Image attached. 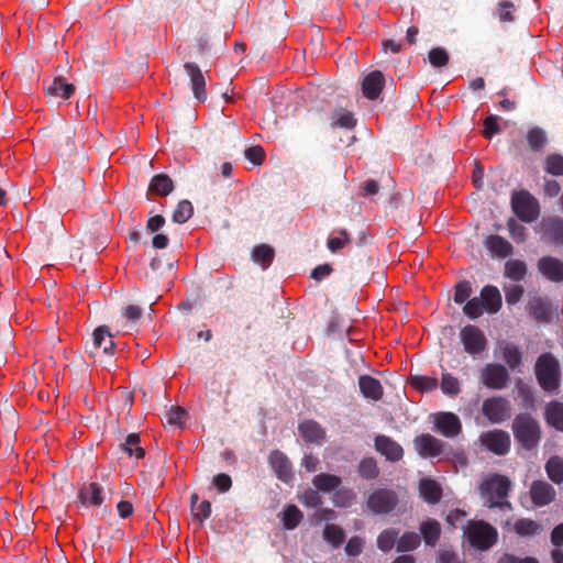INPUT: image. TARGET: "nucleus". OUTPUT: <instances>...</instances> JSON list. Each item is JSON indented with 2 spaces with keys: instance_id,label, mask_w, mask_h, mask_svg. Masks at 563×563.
<instances>
[{
  "instance_id": "f3484780",
  "label": "nucleus",
  "mask_w": 563,
  "mask_h": 563,
  "mask_svg": "<svg viewBox=\"0 0 563 563\" xmlns=\"http://www.w3.org/2000/svg\"><path fill=\"white\" fill-rule=\"evenodd\" d=\"M385 86V76L380 70H373L362 80V92L368 100H376Z\"/></svg>"
},
{
  "instance_id": "338daca9",
  "label": "nucleus",
  "mask_w": 563,
  "mask_h": 563,
  "mask_svg": "<svg viewBox=\"0 0 563 563\" xmlns=\"http://www.w3.org/2000/svg\"><path fill=\"white\" fill-rule=\"evenodd\" d=\"M333 272V267L325 263L322 265H318L314 267L311 272L310 277L313 278L317 282L322 280L323 278L328 277Z\"/></svg>"
},
{
  "instance_id": "39448f33",
  "label": "nucleus",
  "mask_w": 563,
  "mask_h": 563,
  "mask_svg": "<svg viewBox=\"0 0 563 563\" xmlns=\"http://www.w3.org/2000/svg\"><path fill=\"white\" fill-rule=\"evenodd\" d=\"M497 530L484 521H477L468 529L470 543L479 550L490 549L497 542Z\"/></svg>"
},
{
  "instance_id": "7ed1b4c3",
  "label": "nucleus",
  "mask_w": 563,
  "mask_h": 563,
  "mask_svg": "<svg viewBox=\"0 0 563 563\" xmlns=\"http://www.w3.org/2000/svg\"><path fill=\"white\" fill-rule=\"evenodd\" d=\"M512 432L517 442L528 451L536 449L542 437L540 423L529 413H519L514 419Z\"/></svg>"
},
{
  "instance_id": "680f3d73",
  "label": "nucleus",
  "mask_w": 563,
  "mask_h": 563,
  "mask_svg": "<svg viewBox=\"0 0 563 563\" xmlns=\"http://www.w3.org/2000/svg\"><path fill=\"white\" fill-rule=\"evenodd\" d=\"M213 485L220 493H227L232 487V479L230 475L225 473L217 474L212 479Z\"/></svg>"
},
{
  "instance_id": "49530a36",
  "label": "nucleus",
  "mask_w": 563,
  "mask_h": 563,
  "mask_svg": "<svg viewBox=\"0 0 563 563\" xmlns=\"http://www.w3.org/2000/svg\"><path fill=\"white\" fill-rule=\"evenodd\" d=\"M398 538V531L390 528L382 531L377 538V548L383 552L390 551Z\"/></svg>"
},
{
  "instance_id": "6e6d98bb",
  "label": "nucleus",
  "mask_w": 563,
  "mask_h": 563,
  "mask_svg": "<svg viewBox=\"0 0 563 563\" xmlns=\"http://www.w3.org/2000/svg\"><path fill=\"white\" fill-rule=\"evenodd\" d=\"M339 234L341 238H329L328 239V249L335 253L343 249L345 245H347L351 242V236L349 232L345 229L339 230Z\"/></svg>"
},
{
  "instance_id": "37998d69",
  "label": "nucleus",
  "mask_w": 563,
  "mask_h": 563,
  "mask_svg": "<svg viewBox=\"0 0 563 563\" xmlns=\"http://www.w3.org/2000/svg\"><path fill=\"white\" fill-rule=\"evenodd\" d=\"M421 542L420 534L416 532H406L404 533L397 542V551L407 552L412 551L419 547Z\"/></svg>"
},
{
  "instance_id": "58836bf2",
  "label": "nucleus",
  "mask_w": 563,
  "mask_h": 563,
  "mask_svg": "<svg viewBox=\"0 0 563 563\" xmlns=\"http://www.w3.org/2000/svg\"><path fill=\"white\" fill-rule=\"evenodd\" d=\"M323 538L327 542H329L332 547L338 548L340 547L344 539L345 533L342 528H340L336 525L328 523L324 527L323 530Z\"/></svg>"
},
{
  "instance_id": "9b49d317",
  "label": "nucleus",
  "mask_w": 563,
  "mask_h": 563,
  "mask_svg": "<svg viewBox=\"0 0 563 563\" xmlns=\"http://www.w3.org/2000/svg\"><path fill=\"white\" fill-rule=\"evenodd\" d=\"M434 430L445 438H455L462 432L460 418L449 411H442L434 415Z\"/></svg>"
},
{
  "instance_id": "5701e85b",
  "label": "nucleus",
  "mask_w": 563,
  "mask_h": 563,
  "mask_svg": "<svg viewBox=\"0 0 563 563\" xmlns=\"http://www.w3.org/2000/svg\"><path fill=\"white\" fill-rule=\"evenodd\" d=\"M479 298L484 302L485 310L489 313H496L503 305L501 294L496 286L486 285L482 288Z\"/></svg>"
},
{
  "instance_id": "5fc2aeb1",
  "label": "nucleus",
  "mask_w": 563,
  "mask_h": 563,
  "mask_svg": "<svg viewBox=\"0 0 563 563\" xmlns=\"http://www.w3.org/2000/svg\"><path fill=\"white\" fill-rule=\"evenodd\" d=\"M498 18L501 22H514L516 7L512 2L504 0L498 3Z\"/></svg>"
},
{
  "instance_id": "e2e57ef3",
  "label": "nucleus",
  "mask_w": 563,
  "mask_h": 563,
  "mask_svg": "<svg viewBox=\"0 0 563 563\" xmlns=\"http://www.w3.org/2000/svg\"><path fill=\"white\" fill-rule=\"evenodd\" d=\"M523 295V288L519 285H514L505 289V297L508 305L517 303Z\"/></svg>"
},
{
  "instance_id": "423d86ee",
  "label": "nucleus",
  "mask_w": 563,
  "mask_h": 563,
  "mask_svg": "<svg viewBox=\"0 0 563 563\" xmlns=\"http://www.w3.org/2000/svg\"><path fill=\"white\" fill-rule=\"evenodd\" d=\"M398 505V496L393 489L377 488L367 499L368 509L375 515L391 512Z\"/></svg>"
},
{
  "instance_id": "dca6fc26",
  "label": "nucleus",
  "mask_w": 563,
  "mask_h": 563,
  "mask_svg": "<svg viewBox=\"0 0 563 563\" xmlns=\"http://www.w3.org/2000/svg\"><path fill=\"white\" fill-rule=\"evenodd\" d=\"M375 449L377 452L384 455L386 460L391 462L400 461L404 456V450L401 445L387 435H376Z\"/></svg>"
},
{
  "instance_id": "3c124183",
  "label": "nucleus",
  "mask_w": 563,
  "mask_h": 563,
  "mask_svg": "<svg viewBox=\"0 0 563 563\" xmlns=\"http://www.w3.org/2000/svg\"><path fill=\"white\" fill-rule=\"evenodd\" d=\"M544 169L553 176H563V155L556 153L548 155Z\"/></svg>"
},
{
  "instance_id": "a211bd4d",
  "label": "nucleus",
  "mask_w": 563,
  "mask_h": 563,
  "mask_svg": "<svg viewBox=\"0 0 563 563\" xmlns=\"http://www.w3.org/2000/svg\"><path fill=\"white\" fill-rule=\"evenodd\" d=\"M540 273L554 283L563 282V262L553 256H543L538 262Z\"/></svg>"
},
{
  "instance_id": "e433bc0d",
  "label": "nucleus",
  "mask_w": 563,
  "mask_h": 563,
  "mask_svg": "<svg viewBox=\"0 0 563 563\" xmlns=\"http://www.w3.org/2000/svg\"><path fill=\"white\" fill-rule=\"evenodd\" d=\"M501 353L504 361L511 369H516L521 365L522 354L518 346L505 343L501 346Z\"/></svg>"
},
{
  "instance_id": "4c0bfd02",
  "label": "nucleus",
  "mask_w": 563,
  "mask_h": 563,
  "mask_svg": "<svg viewBox=\"0 0 563 563\" xmlns=\"http://www.w3.org/2000/svg\"><path fill=\"white\" fill-rule=\"evenodd\" d=\"M545 234L555 244L563 245V219L552 218L545 224Z\"/></svg>"
},
{
  "instance_id": "2eb2a0df",
  "label": "nucleus",
  "mask_w": 563,
  "mask_h": 563,
  "mask_svg": "<svg viewBox=\"0 0 563 563\" xmlns=\"http://www.w3.org/2000/svg\"><path fill=\"white\" fill-rule=\"evenodd\" d=\"M184 69L188 77L190 78V86L194 93V97L198 101L207 100V91H206V79L202 74L201 68L191 62H187L184 65Z\"/></svg>"
},
{
  "instance_id": "a878e982",
  "label": "nucleus",
  "mask_w": 563,
  "mask_h": 563,
  "mask_svg": "<svg viewBox=\"0 0 563 563\" xmlns=\"http://www.w3.org/2000/svg\"><path fill=\"white\" fill-rule=\"evenodd\" d=\"M420 534L427 545L434 547L441 536V525L435 519H428L420 523Z\"/></svg>"
},
{
  "instance_id": "c85d7f7f",
  "label": "nucleus",
  "mask_w": 563,
  "mask_h": 563,
  "mask_svg": "<svg viewBox=\"0 0 563 563\" xmlns=\"http://www.w3.org/2000/svg\"><path fill=\"white\" fill-rule=\"evenodd\" d=\"M174 189V183L172 178L166 174H157L152 177L148 191L162 197L169 195Z\"/></svg>"
},
{
  "instance_id": "72a5a7b5",
  "label": "nucleus",
  "mask_w": 563,
  "mask_h": 563,
  "mask_svg": "<svg viewBox=\"0 0 563 563\" xmlns=\"http://www.w3.org/2000/svg\"><path fill=\"white\" fill-rule=\"evenodd\" d=\"M515 532L520 537H531L542 531V526L528 518L518 519L514 525Z\"/></svg>"
},
{
  "instance_id": "20e7f679",
  "label": "nucleus",
  "mask_w": 563,
  "mask_h": 563,
  "mask_svg": "<svg viewBox=\"0 0 563 563\" xmlns=\"http://www.w3.org/2000/svg\"><path fill=\"white\" fill-rule=\"evenodd\" d=\"M511 209L519 220L526 223L536 221L540 216V203L528 190H515L511 195Z\"/></svg>"
},
{
  "instance_id": "4d7b16f0",
  "label": "nucleus",
  "mask_w": 563,
  "mask_h": 563,
  "mask_svg": "<svg viewBox=\"0 0 563 563\" xmlns=\"http://www.w3.org/2000/svg\"><path fill=\"white\" fill-rule=\"evenodd\" d=\"M472 295V287L470 282L463 280L456 284L454 290V301L456 303H464Z\"/></svg>"
},
{
  "instance_id": "f8f14e48",
  "label": "nucleus",
  "mask_w": 563,
  "mask_h": 563,
  "mask_svg": "<svg viewBox=\"0 0 563 563\" xmlns=\"http://www.w3.org/2000/svg\"><path fill=\"white\" fill-rule=\"evenodd\" d=\"M268 463L279 481L286 484L292 482V465L284 452L279 450L272 451L268 456Z\"/></svg>"
},
{
  "instance_id": "0e129e2a",
  "label": "nucleus",
  "mask_w": 563,
  "mask_h": 563,
  "mask_svg": "<svg viewBox=\"0 0 563 563\" xmlns=\"http://www.w3.org/2000/svg\"><path fill=\"white\" fill-rule=\"evenodd\" d=\"M363 539L360 538V537H352L346 545H345V552L347 555L350 556H356L358 554H361L362 550H363Z\"/></svg>"
},
{
  "instance_id": "13d9d810",
  "label": "nucleus",
  "mask_w": 563,
  "mask_h": 563,
  "mask_svg": "<svg viewBox=\"0 0 563 563\" xmlns=\"http://www.w3.org/2000/svg\"><path fill=\"white\" fill-rule=\"evenodd\" d=\"M187 417V411L183 407H172L166 415L167 423L173 426H180Z\"/></svg>"
},
{
  "instance_id": "ddd939ff",
  "label": "nucleus",
  "mask_w": 563,
  "mask_h": 563,
  "mask_svg": "<svg viewBox=\"0 0 563 563\" xmlns=\"http://www.w3.org/2000/svg\"><path fill=\"white\" fill-rule=\"evenodd\" d=\"M413 446L420 456L435 457L443 452L444 442L430 433H423L413 439Z\"/></svg>"
},
{
  "instance_id": "4468645a",
  "label": "nucleus",
  "mask_w": 563,
  "mask_h": 563,
  "mask_svg": "<svg viewBox=\"0 0 563 563\" xmlns=\"http://www.w3.org/2000/svg\"><path fill=\"white\" fill-rule=\"evenodd\" d=\"M114 342L112 340V334L109 331L107 325L98 327L92 334V342L88 346V351L91 355H97L99 350H102V353L108 356L113 355Z\"/></svg>"
},
{
  "instance_id": "f03ea898",
  "label": "nucleus",
  "mask_w": 563,
  "mask_h": 563,
  "mask_svg": "<svg viewBox=\"0 0 563 563\" xmlns=\"http://www.w3.org/2000/svg\"><path fill=\"white\" fill-rule=\"evenodd\" d=\"M536 378L540 387L547 393H553L560 387L561 366L552 353H542L536 361Z\"/></svg>"
},
{
  "instance_id": "8fccbe9b",
  "label": "nucleus",
  "mask_w": 563,
  "mask_h": 563,
  "mask_svg": "<svg viewBox=\"0 0 563 563\" xmlns=\"http://www.w3.org/2000/svg\"><path fill=\"white\" fill-rule=\"evenodd\" d=\"M411 385L423 393L432 391L438 387V379L430 376L417 375L410 378Z\"/></svg>"
},
{
  "instance_id": "473e14b6",
  "label": "nucleus",
  "mask_w": 563,
  "mask_h": 563,
  "mask_svg": "<svg viewBox=\"0 0 563 563\" xmlns=\"http://www.w3.org/2000/svg\"><path fill=\"white\" fill-rule=\"evenodd\" d=\"M331 128L353 129L356 125V119L351 111L336 109L331 117Z\"/></svg>"
},
{
  "instance_id": "ea45409f",
  "label": "nucleus",
  "mask_w": 563,
  "mask_h": 563,
  "mask_svg": "<svg viewBox=\"0 0 563 563\" xmlns=\"http://www.w3.org/2000/svg\"><path fill=\"white\" fill-rule=\"evenodd\" d=\"M140 442L141 439L137 433H130L122 444L124 452H126L129 456H135L136 459L144 457L145 451L140 446Z\"/></svg>"
},
{
  "instance_id": "0eeeda50",
  "label": "nucleus",
  "mask_w": 563,
  "mask_h": 563,
  "mask_svg": "<svg viewBox=\"0 0 563 563\" xmlns=\"http://www.w3.org/2000/svg\"><path fill=\"white\" fill-rule=\"evenodd\" d=\"M460 339L464 350L471 355H478L487 349V339L484 332L474 324H467L460 331Z\"/></svg>"
},
{
  "instance_id": "9d476101",
  "label": "nucleus",
  "mask_w": 563,
  "mask_h": 563,
  "mask_svg": "<svg viewBox=\"0 0 563 563\" xmlns=\"http://www.w3.org/2000/svg\"><path fill=\"white\" fill-rule=\"evenodd\" d=\"M482 412L492 423H500L510 417V404L504 397H490L484 400Z\"/></svg>"
},
{
  "instance_id": "c03bdc74",
  "label": "nucleus",
  "mask_w": 563,
  "mask_h": 563,
  "mask_svg": "<svg viewBox=\"0 0 563 563\" xmlns=\"http://www.w3.org/2000/svg\"><path fill=\"white\" fill-rule=\"evenodd\" d=\"M527 142L534 152L542 150L547 143V136L542 129L536 126L528 131Z\"/></svg>"
},
{
  "instance_id": "864d4df0",
  "label": "nucleus",
  "mask_w": 563,
  "mask_h": 563,
  "mask_svg": "<svg viewBox=\"0 0 563 563\" xmlns=\"http://www.w3.org/2000/svg\"><path fill=\"white\" fill-rule=\"evenodd\" d=\"M507 228L509 230L510 236L517 242L522 243L527 239V229L517 222L516 219L510 218L507 221Z\"/></svg>"
},
{
  "instance_id": "bf43d9fd",
  "label": "nucleus",
  "mask_w": 563,
  "mask_h": 563,
  "mask_svg": "<svg viewBox=\"0 0 563 563\" xmlns=\"http://www.w3.org/2000/svg\"><path fill=\"white\" fill-rule=\"evenodd\" d=\"M500 131L498 124V117L490 114L484 120V131L483 135L485 139L490 140L495 134Z\"/></svg>"
},
{
  "instance_id": "69168bd1",
  "label": "nucleus",
  "mask_w": 563,
  "mask_h": 563,
  "mask_svg": "<svg viewBox=\"0 0 563 563\" xmlns=\"http://www.w3.org/2000/svg\"><path fill=\"white\" fill-rule=\"evenodd\" d=\"M498 563H540L536 558H519L510 553H505L498 560Z\"/></svg>"
},
{
  "instance_id": "de8ad7c7",
  "label": "nucleus",
  "mask_w": 563,
  "mask_h": 563,
  "mask_svg": "<svg viewBox=\"0 0 563 563\" xmlns=\"http://www.w3.org/2000/svg\"><path fill=\"white\" fill-rule=\"evenodd\" d=\"M378 467L375 459L364 457L358 464V474L365 479H374L378 476Z\"/></svg>"
},
{
  "instance_id": "79ce46f5",
  "label": "nucleus",
  "mask_w": 563,
  "mask_h": 563,
  "mask_svg": "<svg viewBox=\"0 0 563 563\" xmlns=\"http://www.w3.org/2000/svg\"><path fill=\"white\" fill-rule=\"evenodd\" d=\"M194 214V207L189 200H181L178 202L176 209L173 212V221L175 223L183 224L187 222Z\"/></svg>"
},
{
  "instance_id": "cd10ccee",
  "label": "nucleus",
  "mask_w": 563,
  "mask_h": 563,
  "mask_svg": "<svg viewBox=\"0 0 563 563\" xmlns=\"http://www.w3.org/2000/svg\"><path fill=\"white\" fill-rule=\"evenodd\" d=\"M300 435L307 442H319L325 435L323 428L313 420H306L298 427Z\"/></svg>"
},
{
  "instance_id": "052dcab7",
  "label": "nucleus",
  "mask_w": 563,
  "mask_h": 563,
  "mask_svg": "<svg viewBox=\"0 0 563 563\" xmlns=\"http://www.w3.org/2000/svg\"><path fill=\"white\" fill-rule=\"evenodd\" d=\"M245 157L254 165H261L265 158V152L262 146H250L244 152Z\"/></svg>"
},
{
  "instance_id": "bb28decb",
  "label": "nucleus",
  "mask_w": 563,
  "mask_h": 563,
  "mask_svg": "<svg viewBox=\"0 0 563 563\" xmlns=\"http://www.w3.org/2000/svg\"><path fill=\"white\" fill-rule=\"evenodd\" d=\"M544 418L549 426L563 432V402H549L545 407Z\"/></svg>"
},
{
  "instance_id": "b1692460",
  "label": "nucleus",
  "mask_w": 563,
  "mask_h": 563,
  "mask_svg": "<svg viewBox=\"0 0 563 563\" xmlns=\"http://www.w3.org/2000/svg\"><path fill=\"white\" fill-rule=\"evenodd\" d=\"M419 493L424 501L428 504H437L442 498V488L433 479L423 478L419 483Z\"/></svg>"
},
{
  "instance_id": "c9c22d12",
  "label": "nucleus",
  "mask_w": 563,
  "mask_h": 563,
  "mask_svg": "<svg viewBox=\"0 0 563 563\" xmlns=\"http://www.w3.org/2000/svg\"><path fill=\"white\" fill-rule=\"evenodd\" d=\"M527 265L520 260H509L505 264V276L511 280L520 282L526 277Z\"/></svg>"
},
{
  "instance_id": "412c9836",
  "label": "nucleus",
  "mask_w": 563,
  "mask_h": 563,
  "mask_svg": "<svg viewBox=\"0 0 563 563\" xmlns=\"http://www.w3.org/2000/svg\"><path fill=\"white\" fill-rule=\"evenodd\" d=\"M358 387L361 390V394L369 400H380L383 397V386L380 382L369 375H361L358 377Z\"/></svg>"
},
{
  "instance_id": "4be33fe9",
  "label": "nucleus",
  "mask_w": 563,
  "mask_h": 563,
  "mask_svg": "<svg viewBox=\"0 0 563 563\" xmlns=\"http://www.w3.org/2000/svg\"><path fill=\"white\" fill-rule=\"evenodd\" d=\"M78 498L85 506H101L103 503L102 487L96 482L84 485L78 492Z\"/></svg>"
},
{
  "instance_id": "a19ab883",
  "label": "nucleus",
  "mask_w": 563,
  "mask_h": 563,
  "mask_svg": "<svg viewBox=\"0 0 563 563\" xmlns=\"http://www.w3.org/2000/svg\"><path fill=\"white\" fill-rule=\"evenodd\" d=\"M302 519V512L296 505H289L284 510L283 525L287 530L295 529Z\"/></svg>"
},
{
  "instance_id": "393cba45",
  "label": "nucleus",
  "mask_w": 563,
  "mask_h": 563,
  "mask_svg": "<svg viewBox=\"0 0 563 563\" xmlns=\"http://www.w3.org/2000/svg\"><path fill=\"white\" fill-rule=\"evenodd\" d=\"M528 310L537 321L548 322L552 317L551 305L540 297H534L529 301Z\"/></svg>"
},
{
  "instance_id": "aec40b11",
  "label": "nucleus",
  "mask_w": 563,
  "mask_h": 563,
  "mask_svg": "<svg viewBox=\"0 0 563 563\" xmlns=\"http://www.w3.org/2000/svg\"><path fill=\"white\" fill-rule=\"evenodd\" d=\"M486 250L496 257L506 258L514 254L512 244L498 234L488 235L484 241Z\"/></svg>"
},
{
  "instance_id": "c756f323",
  "label": "nucleus",
  "mask_w": 563,
  "mask_h": 563,
  "mask_svg": "<svg viewBox=\"0 0 563 563\" xmlns=\"http://www.w3.org/2000/svg\"><path fill=\"white\" fill-rule=\"evenodd\" d=\"M46 95L62 99H68L75 91V86L65 81L63 77H56L45 88Z\"/></svg>"
},
{
  "instance_id": "f704fd0d",
  "label": "nucleus",
  "mask_w": 563,
  "mask_h": 563,
  "mask_svg": "<svg viewBox=\"0 0 563 563\" xmlns=\"http://www.w3.org/2000/svg\"><path fill=\"white\" fill-rule=\"evenodd\" d=\"M545 471L549 478L554 484L563 483V459L560 456H552L545 463Z\"/></svg>"
},
{
  "instance_id": "09e8293b",
  "label": "nucleus",
  "mask_w": 563,
  "mask_h": 563,
  "mask_svg": "<svg viewBox=\"0 0 563 563\" xmlns=\"http://www.w3.org/2000/svg\"><path fill=\"white\" fill-rule=\"evenodd\" d=\"M484 310V302L479 297L467 300L463 307V313L473 320L479 318Z\"/></svg>"
},
{
  "instance_id": "7c9ffc66",
  "label": "nucleus",
  "mask_w": 563,
  "mask_h": 563,
  "mask_svg": "<svg viewBox=\"0 0 563 563\" xmlns=\"http://www.w3.org/2000/svg\"><path fill=\"white\" fill-rule=\"evenodd\" d=\"M341 477L332 474L321 473L313 477V486L321 492H332L341 485Z\"/></svg>"
},
{
  "instance_id": "1a4fd4ad",
  "label": "nucleus",
  "mask_w": 563,
  "mask_h": 563,
  "mask_svg": "<svg viewBox=\"0 0 563 563\" xmlns=\"http://www.w3.org/2000/svg\"><path fill=\"white\" fill-rule=\"evenodd\" d=\"M481 444L496 455H505L510 450V435L499 429L486 431L479 437Z\"/></svg>"
},
{
  "instance_id": "603ef678",
  "label": "nucleus",
  "mask_w": 563,
  "mask_h": 563,
  "mask_svg": "<svg viewBox=\"0 0 563 563\" xmlns=\"http://www.w3.org/2000/svg\"><path fill=\"white\" fill-rule=\"evenodd\" d=\"M428 59L433 67L441 68L448 65L449 54L442 47H434L429 52Z\"/></svg>"
},
{
  "instance_id": "6e6552de",
  "label": "nucleus",
  "mask_w": 563,
  "mask_h": 563,
  "mask_svg": "<svg viewBox=\"0 0 563 563\" xmlns=\"http://www.w3.org/2000/svg\"><path fill=\"white\" fill-rule=\"evenodd\" d=\"M481 382L487 388L503 389L509 382V373L504 365L489 363L481 369Z\"/></svg>"
},
{
  "instance_id": "a18cd8bd",
  "label": "nucleus",
  "mask_w": 563,
  "mask_h": 563,
  "mask_svg": "<svg viewBox=\"0 0 563 563\" xmlns=\"http://www.w3.org/2000/svg\"><path fill=\"white\" fill-rule=\"evenodd\" d=\"M440 387L443 394L451 397L457 396L461 391L459 379L450 373L442 374Z\"/></svg>"
},
{
  "instance_id": "6ab92c4d",
  "label": "nucleus",
  "mask_w": 563,
  "mask_h": 563,
  "mask_svg": "<svg viewBox=\"0 0 563 563\" xmlns=\"http://www.w3.org/2000/svg\"><path fill=\"white\" fill-rule=\"evenodd\" d=\"M530 497L536 506H547L554 500L555 490L549 483L544 481H536L530 487Z\"/></svg>"
},
{
  "instance_id": "2f4dec72",
  "label": "nucleus",
  "mask_w": 563,
  "mask_h": 563,
  "mask_svg": "<svg viewBox=\"0 0 563 563\" xmlns=\"http://www.w3.org/2000/svg\"><path fill=\"white\" fill-rule=\"evenodd\" d=\"M275 256V251L268 244L256 245L252 251V260L263 268H267Z\"/></svg>"
},
{
  "instance_id": "f257e3e1",
  "label": "nucleus",
  "mask_w": 563,
  "mask_h": 563,
  "mask_svg": "<svg viewBox=\"0 0 563 563\" xmlns=\"http://www.w3.org/2000/svg\"><path fill=\"white\" fill-rule=\"evenodd\" d=\"M511 483L508 477L499 474L487 476L479 486V494L489 508H510L506 500Z\"/></svg>"
},
{
  "instance_id": "774afa93",
  "label": "nucleus",
  "mask_w": 563,
  "mask_h": 563,
  "mask_svg": "<svg viewBox=\"0 0 563 563\" xmlns=\"http://www.w3.org/2000/svg\"><path fill=\"white\" fill-rule=\"evenodd\" d=\"M195 517L203 522L211 515V504L209 500H202L199 505H197L195 511H192Z\"/></svg>"
}]
</instances>
